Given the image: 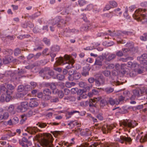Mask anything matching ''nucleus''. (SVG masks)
<instances>
[{"label":"nucleus","instance_id":"54","mask_svg":"<svg viewBox=\"0 0 147 147\" xmlns=\"http://www.w3.org/2000/svg\"><path fill=\"white\" fill-rule=\"evenodd\" d=\"M97 93V91L95 89H93L92 90V92H89L88 95V96L90 97H91L94 94H96Z\"/></svg>","mask_w":147,"mask_h":147},{"label":"nucleus","instance_id":"49","mask_svg":"<svg viewBox=\"0 0 147 147\" xmlns=\"http://www.w3.org/2000/svg\"><path fill=\"white\" fill-rule=\"evenodd\" d=\"M21 51L18 48L16 49L14 51V54L15 56H17L21 53Z\"/></svg>","mask_w":147,"mask_h":147},{"label":"nucleus","instance_id":"29","mask_svg":"<svg viewBox=\"0 0 147 147\" xmlns=\"http://www.w3.org/2000/svg\"><path fill=\"white\" fill-rule=\"evenodd\" d=\"M137 59L140 61L141 64H143L144 65L146 64L147 61L146 59H144V58H143L142 57H137Z\"/></svg>","mask_w":147,"mask_h":147},{"label":"nucleus","instance_id":"36","mask_svg":"<svg viewBox=\"0 0 147 147\" xmlns=\"http://www.w3.org/2000/svg\"><path fill=\"white\" fill-rule=\"evenodd\" d=\"M102 74L106 77H108L110 76L111 72L110 71L108 70H105L102 71Z\"/></svg>","mask_w":147,"mask_h":147},{"label":"nucleus","instance_id":"61","mask_svg":"<svg viewBox=\"0 0 147 147\" xmlns=\"http://www.w3.org/2000/svg\"><path fill=\"white\" fill-rule=\"evenodd\" d=\"M115 67V65L113 64H109L107 66H105V67L107 69H112Z\"/></svg>","mask_w":147,"mask_h":147},{"label":"nucleus","instance_id":"60","mask_svg":"<svg viewBox=\"0 0 147 147\" xmlns=\"http://www.w3.org/2000/svg\"><path fill=\"white\" fill-rule=\"evenodd\" d=\"M14 108V105H11L8 107L7 111L10 113H12L13 111Z\"/></svg>","mask_w":147,"mask_h":147},{"label":"nucleus","instance_id":"31","mask_svg":"<svg viewBox=\"0 0 147 147\" xmlns=\"http://www.w3.org/2000/svg\"><path fill=\"white\" fill-rule=\"evenodd\" d=\"M69 76L68 77V79L69 81H73L74 80V73L72 71H69L68 72Z\"/></svg>","mask_w":147,"mask_h":147},{"label":"nucleus","instance_id":"9","mask_svg":"<svg viewBox=\"0 0 147 147\" xmlns=\"http://www.w3.org/2000/svg\"><path fill=\"white\" fill-rule=\"evenodd\" d=\"M28 138H30L31 137H33V138H45L47 137L48 138H53L51 134H50L44 133L43 134H39L38 135H36L34 136H28Z\"/></svg>","mask_w":147,"mask_h":147},{"label":"nucleus","instance_id":"22","mask_svg":"<svg viewBox=\"0 0 147 147\" xmlns=\"http://www.w3.org/2000/svg\"><path fill=\"white\" fill-rule=\"evenodd\" d=\"M54 75V72L52 70H50L48 72V74L47 75L44 76L43 78L44 79H49L51 78V77H53Z\"/></svg>","mask_w":147,"mask_h":147},{"label":"nucleus","instance_id":"63","mask_svg":"<svg viewBox=\"0 0 147 147\" xmlns=\"http://www.w3.org/2000/svg\"><path fill=\"white\" fill-rule=\"evenodd\" d=\"M90 120L94 122H97V119L92 117L91 114H89L88 115Z\"/></svg>","mask_w":147,"mask_h":147},{"label":"nucleus","instance_id":"46","mask_svg":"<svg viewBox=\"0 0 147 147\" xmlns=\"http://www.w3.org/2000/svg\"><path fill=\"white\" fill-rule=\"evenodd\" d=\"M89 102L88 101H86L85 102H81L80 103V106L83 107H86L89 104Z\"/></svg>","mask_w":147,"mask_h":147},{"label":"nucleus","instance_id":"45","mask_svg":"<svg viewBox=\"0 0 147 147\" xmlns=\"http://www.w3.org/2000/svg\"><path fill=\"white\" fill-rule=\"evenodd\" d=\"M109 3L113 7H117L118 4L115 1H109Z\"/></svg>","mask_w":147,"mask_h":147},{"label":"nucleus","instance_id":"42","mask_svg":"<svg viewBox=\"0 0 147 147\" xmlns=\"http://www.w3.org/2000/svg\"><path fill=\"white\" fill-rule=\"evenodd\" d=\"M139 67V65L136 62H133L132 66L131 68L134 69V70H137Z\"/></svg>","mask_w":147,"mask_h":147},{"label":"nucleus","instance_id":"3","mask_svg":"<svg viewBox=\"0 0 147 147\" xmlns=\"http://www.w3.org/2000/svg\"><path fill=\"white\" fill-rule=\"evenodd\" d=\"M142 10V9L141 8L136 10L133 15V16L136 19L141 22L142 24H147V18L145 17L143 18L140 15V13L138 12Z\"/></svg>","mask_w":147,"mask_h":147},{"label":"nucleus","instance_id":"12","mask_svg":"<svg viewBox=\"0 0 147 147\" xmlns=\"http://www.w3.org/2000/svg\"><path fill=\"white\" fill-rule=\"evenodd\" d=\"M125 47H130V51L133 53L137 52L138 51V49L137 47L133 46V45L132 42H127L125 45Z\"/></svg>","mask_w":147,"mask_h":147},{"label":"nucleus","instance_id":"25","mask_svg":"<svg viewBox=\"0 0 147 147\" xmlns=\"http://www.w3.org/2000/svg\"><path fill=\"white\" fill-rule=\"evenodd\" d=\"M47 85L49 86H50V88L53 90L52 92L53 93H55L54 91L55 90H57L56 89V86L55 83H51L47 84Z\"/></svg>","mask_w":147,"mask_h":147},{"label":"nucleus","instance_id":"11","mask_svg":"<svg viewBox=\"0 0 147 147\" xmlns=\"http://www.w3.org/2000/svg\"><path fill=\"white\" fill-rule=\"evenodd\" d=\"M104 59L103 56H99L96 59L94 65L101 67L102 65V61Z\"/></svg>","mask_w":147,"mask_h":147},{"label":"nucleus","instance_id":"56","mask_svg":"<svg viewBox=\"0 0 147 147\" xmlns=\"http://www.w3.org/2000/svg\"><path fill=\"white\" fill-rule=\"evenodd\" d=\"M76 113H79L80 112L78 111H77L76 110H72L71 111H68L67 112L68 115H71V116L74 114Z\"/></svg>","mask_w":147,"mask_h":147},{"label":"nucleus","instance_id":"58","mask_svg":"<svg viewBox=\"0 0 147 147\" xmlns=\"http://www.w3.org/2000/svg\"><path fill=\"white\" fill-rule=\"evenodd\" d=\"M2 115L3 120H4L7 119L9 116L8 113L6 112H4Z\"/></svg>","mask_w":147,"mask_h":147},{"label":"nucleus","instance_id":"34","mask_svg":"<svg viewBox=\"0 0 147 147\" xmlns=\"http://www.w3.org/2000/svg\"><path fill=\"white\" fill-rule=\"evenodd\" d=\"M40 15V12H37L31 16H29V18L31 20H34Z\"/></svg>","mask_w":147,"mask_h":147},{"label":"nucleus","instance_id":"28","mask_svg":"<svg viewBox=\"0 0 147 147\" xmlns=\"http://www.w3.org/2000/svg\"><path fill=\"white\" fill-rule=\"evenodd\" d=\"M35 114V112L33 110H30L27 113L24 115L26 117H31L33 115Z\"/></svg>","mask_w":147,"mask_h":147},{"label":"nucleus","instance_id":"24","mask_svg":"<svg viewBox=\"0 0 147 147\" xmlns=\"http://www.w3.org/2000/svg\"><path fill=\"white\" fill-rule=\"evenodd\" d=\"M89 70L87 67H85L83 68V71L81 74L82 75L84 76H86L89 75Z\"/></svg>","mask_w":147,"mask_h":147},{"label":"nucleus","instance_id":"10","mask_svg":"<svg viewBox=\"0 0 147 147\" xmlns=\"http://www.w3.org/2000/svg\"><path fill=\"white\" fill-rule=\"evenodd\" d=\"M0 91L1 93H2V94L7 95H10L12 94V92L11 91L7 89L4 86H1Z\"/></svg>","mask_w":147,"mask_h":147},{"label":"nucleus","instance_id":"64","mask_svg":"<svg viewBox=\"0 0 147 147\" xmlns=\"http://www.w3.org/2000/svg\"><path fill=\"white\" fill-rule=\"evenodd\" d=\"M57 78L59 80H62L64 78L65 76L63 75L59 74L57 75Z\"/></svg>","mask_w":147,"mask_h":147},{"label":"nucleus","instance_id":"21","mask_svg":"<svg viewBox=\"0 0 147 147\" xmlns=\"http://www.w3.org/2000/svg\"><path fill=\"white\" fill-rule=\"evenodd\" d=\"M101 16L102 18H107L108 19H110L113 16V13L111 12L109 13H105L101 15Z\"/></svg>","mask_w":147,"mask_h":147},{"label":"nucleus","instance_id":"19","mask_svg":"<svg viewBox=\"0 0 147 147\" xmlns=\"http://www.w3.org/2000/svg\"><path fill=\"white\" fill-rule=\"evenodd\" d=\"M104 59L108 61H110L111 60L114 59L116 57V55L115 54H110L107 57V55L106 54L104 55L103 56Z\"/></svg>","mask_w":147,"mask_h":147},{"label":"nucleus","instance_id":"20","mask_svg":"<svg viewBox=\"0 0 147 147\" xmlns=\"http://www.w3.org/2000/svg\"><path fill=\"white\" fill-rule=\"evenodd\" d=\"M10 76L13 81H19L20 77H18L16 73H11L10 75Z\"/></svg>","mask_w":147,"mask_h":147},{"label":"nucleus","instance_id":"26","mask_svg":"<svg viewBox=\"0 0 147 147\" xmlns=\"http://www.w3.org/2000/svg\"><path fill=\"white\" fill-rule=\"evenodd\" d=\"M123 94L126 100H128L130 99V96H131V94L130 92L127 90H125L123 92Z\"/></svg>","mask_w":147,"mask_h":147},{"label":"nucleus","instance_id":"23","mask_svg":"<svg viewBox=\"0 0 147 147\" xmlns=\"http://www.w3.org/2000/svg\"><path fill=\"white\" fill-rule=\"evenodd\" d=\"M47 60L45 59H43L41 60L39 62H36L35 63V66H39L40 65H44L47 64Z\"/></svg>","mask_w":147,"mask_h":147},{"label":"nucleus","instance_id":"30","mask_svg":"<svg viewBox=\"0 0 147 147\" xmlns=\"http://www.w3.org/2000/svg\"><path fill=\"white\" fill-rule=\"evenodd\" d=\"M49 67H45L44 68L42 69L40 71V73L41 74H43L45 75H45H47L48 74V72L49 70Z\"/></svg>","mask_w":147,"mask_h":147},{"label":"nucleus","instance_id":"1","mask_svg":"<svg viewBox=\"0 0 147 147\" xmlns=\"http://www.w3.org/2000/svg\"><path fill=\"white\" fill-rule=\"evenodd\" d=\"M109 33H107L106 32L102 33H101L100 35H98V36H104L105 35H109L111 36H123L124 35L130 36L132 34V32L130 31H123V32L121 31H118L117 33H115V31L112 32L110 30H108Z\"/></svg>","mask_w":147,"mask_h":147},{"label":"nucleus","instance_id":"55","mask_svg":"<svg viewBox=\"0 0 147 147\" xmlns=\"http://www.w3.org/2000/svg\"><path fill=\"white\" fill-rule=\"evenodd\" d=\"M78 125V124L76 121H70L68 124V125L71 126L72 127H74L75 125Z\"/></svg>","mask_w":147,"mask_h":147},{"label":"nucleus","instance_id":"27","mask_svg":"<svg viewBox=\"0 0 147 147\" xmlns=\"http://www.w3.org/2000/svg\"><path fill=\"white\" fill-rule=\"evenodd\" d=\"M108 102L111 105H114L115 104L117 105L119 104V102L117 101V99L115 100L112 98H110L108 100Z\"/></svg>","mask_w":147,"mask_h":147},{"label":"nucleus","instance_id":"8","mask_svg":"<svg viewBox=\"0 0 147 147\" xmlns=\"http://www.w3.org/2000/svg\"><path fill=\"white\" fill-rule=\"evenodd\" d=\"M43 94L44 96L43 97V99L47 100H50L51 98V90L48 88H46L43 89Z\"/></svg>","mask_w":147,"mask_h":147},{"label":"nucleus","instance_id":"48","mask_svg":"<svg viewBox=\"0 0 147 147\" xmlns=\"http://www.w3.org/2000/svg\"><path fill=\"white\" fill-rule=\"evenodd\" d=\"M21 119L20 123V124H22L24 123L25 122V121L27 119V117H25V116L24 115H23L21 116Z\"/></svg>","mask_w":147,"mask_h":147},{"label":"nucleus","instance_id":"52","mask_svg":"<svg viewBox=\"0 0 147 147\" xmlns=\"http://www.w3.org/2000/svg\"><path fill=\"white\" fill-rule=\"evenodd\" d=\"M24 73V71L22 69H21L16 74L18 77H20V78L23 77V75Z\"/></svg>","mask_w":147,"mask_h":147},{"label":"nucleus","instance_id":"18","mask_svg":"<svg viewBox=\"0 0 147 147\" xmlns=\"http://www.w3.org/2000/svg\"><path fill=\"white\" fill-rule=\"evenodd\" d=\"M116 140L119 141L121 143L125 142L126 144H127V142L130 144L132 140L131 138H117Z\"/></svg>","mask_w":147,"mask_h":147},{"label":"nucleus","instance_id":"4","mask_svg":"<svg viewBox=\"0 0 147 147\" xmlns=\"http://www.w3.org/2000/svg\"><path fill=\"white\" fill-rule=\"evenodd\" d=\"M40 141L41 145L42 147H50L52 142L53 138H37Z\"/></svg>","mask_w":147,"mask_h":147},{"label":"nucleus","instance_id":"59","mask_svg":"<svg viewBox=\"0 0 147 147\" xmlns=\"http://www.w3.org/2000/svg\"><path fill=\"white\" fill-rule=\"evenodd\" d=\"M78 3L80 6H83L86 4V1L84 0H79Z\"/></svg>","mask_w":147,"mask_h":147},{"label":"nucleus","instance_id":"39","mask_svg":"<svg viewBox=\"0 0 147 147\" xmlns=\"http://www.w3.org/2000/svg\"><path fill=\"white\" fill-rule=\"evenodd\" d=\"M75 138H72L71 139V141L67 142L65 143V145L67 147H69L70 146H71L72 144H75V142L74 141V140Z\"/></svg>","mask_w":147,"mask_h":147},{"label":"nucleus","instance_id":"5","mask_svg":"<svg viewBox=\"0 0 147 147\" xmlns=\"http://www.w3.org/2000/svg\"><path fill=\"white\" fill-rule=\"evenodd\" d=\"M122 123L125 127L130 129L134 128L138 124L136 121L130 120H124L122 122Z\"/></svg>","mask_w":147,"mask_h":147},{"label":"nucleus","instance_id":"6","mask_svg":"<svg viewBox=\"0 0 147 147\" xmlns=\"http://www.w3.org/2000/svg\"><path fill=\"white\" fill-rule=\"evenodd\" d=\"M20 145L23 147H29L32 145L31 142L28 140L27 138H22L19 140Z\"/></svg>","mask_w":147,"mask_h":147},{"label":"nucleus","instance_id":"43","mask_svg":"<svg viewBox=\"0 0 147 147\" xmlns=\"http://www.w3.org/2000/svg\"><path fill=\"white\" fill-rule=\"evenodd\" d=\"M42 41L47 45L49 46L50 44V40L47 38H44L42 40Z\"/></svg>","mask_w":147,"mask_h":147},{"label":"nucleus","instance_id":"2","mask_svg":"<svg viewBox=\"0 0 147 147\" xmlns=\"http://www.w3.org/2000/svg\"><path fill=\"white\" fill-rule=\"evenodd\" d=\"M56 59V62L58 64L62 65L67 64V65L65 66L67 69H69L73 67V65L74 62L68 60H66L64 57H60L59 58H57Z\"/></svg>","mask_w":147,"mask_h":147},{"label":"nucleus","instance_id":"47","mask_svg":"<svg viewBox=\"0 0 147 147\" xmlns=\"http://www.w3.org/2000/svg\"><path fill=\"white\" fill-rule=\"evenodd\" d=\"M97 109V105H94L91 107H90L89 108V110L92 113H94L95 112L96 110Z\"/></svg>","mask_w":147,"mask_h":147},{"label":"nucleus","instance_id":"17","mask_svg":"<svg viewBox=\"0 0 147 147\" xmlns=\"http://www.w3.org/2000/svg\"><path fill=\"white\" fill-rule=\"evenodd\" d=\"M103 90L107 94H109L113 92L114 88L110 86H108L103 89Z\"/></svg>","mask_w":147,"mask_h":147},{"label":"nucleus","instance_id":"62","mask_svg":"<svg viewBox=\"0 0 147 147\" xmlns=\"http://www.w3.org/2000/svg\"><path fill=\"white\" fill-rule=\"evenodd\" d=\"M25 90L24 86L23 85L19 86L18 88V90L19 92H22L23 90L25 91Z\"/></svg>","mask_w":147,"mask_h":147},{"label":"nucleus","instance_id":"32","mask_svg":"<svg viewBox=\"0 0 147 147\" xmlns=\"http://www.w3.org/2000/svg\"><path fill=\"white\" fill-rule=\"evenodd\" d=\"M55 93H57L59 97L60 98H63L64 95V93L62 91L58 90V89L55 90Z\"/></svg>","mask_w":147,"mask_h":147},{"label":"nucleus","instance_id":"13","mask_svg":"<svg viewBox=\"0 0 147 147\" xmlns=\"http://www.w3.org/2000/svg\"><path fill=\"white\" fill-rule=\"evenodd\" d=\"M76 56L77 54L76 53H73L71 56H69L67 55H65L64 57H65L66 60L71 61L74 63V59L76 57Z\"/></svg>","mask_w":147,"mask_h":147},{"label":"nucleus","instance_id":"57","mask_svg":"<svg viewBox=\"0 0 147 147\" xmlns=\"http://www.w3.org/2000/svg\"><path fill=\"white\" fill-rule=\"evenodd\" d=\"M88 101L89 102V103L88 104L89 107L92 106H94V105H97L95 103H94L95 102L94 100L92 99H91Z\"/></svg>","mask_w":147,"mask_h":147},{"label":"nucleus","instance_id":"15","mask_svg":"<svg viewBox=\"0 0 147 147\" xmlns=\"http://www.w3.org/2000/svg\"><path fill=\"white\" fill-rule=\"evenodd\" d=\"M60 20V16H57L53 19V24L54 25L57 24V26L58 27H61L60 26V23L59 22Z\"/></svg>","mask_w":147,"mask_h":147},{"label":"nucleus","instance_id":"33","mask_svg":"<svg viewBox=\"0 0 147 147\" xmlns=\"http://www.w3.org/2000/svg\"><path fill=\"white\" fill-rule=\"evenodd\" d=\"M106 127H103L102 128V129L103 131V133L104 134H106L108 132V130L109 129V130H111L113 128V127L111 125L109 128L107 126H106Z\"/></svg>","mask_w":147,"mask_h":147},{"label":"nucleus","instance_id":"37","mask_svg":"<svg viewBox=\"0 0 147 147\" xmlns=\"http://www.w3.org/2000/svg\"><path fill=\"white\" fill-rule=\"evenodd\" d=\"M54 137H60V136L62 134V132L58 131H55L52 132Z\"/></svg>","mask_w":147,"mask_h":147},{"label":"nucleus","instance_id":"7","mask_svg":"<svg viewBox=\"0 0 147 147\" xmlns=\"http://www.w3.org/2000/svg\"><path fill=\"white\" fill-rule=\"evenodd\" d=\"M28 103L27 102H23L21 103L20 105L17 107V109L20 112H24L28 109Z\"/></svg>","mask_w":147,"mask_h":147},{"label":"nucleus","instance_id":"50","mask_svg":"<svg viewBox=\"0 0 147 147\" xmlns=\"http://www.w3.org/2000/svg\"><path fill=\"white\" fill-rule=\"evenodd\" d=\"M50 102H57L59 101L58 98L57 97H53L51 98Z\"/></svg>","mask_w":147,"mask_h":147},{"label":"nucleus","instance_id":"40","mask_svg":"<svg viewBox=\"0 0 147 147\" xmlns=\"http://www.w3.org/2000/svg\"><path fill=\"white\" fill-rule=\"evenodd\" d=\"M60 49V47L58 45L54 46L51 48V50L53 52H58Z\"/></svg>","mask_w":147,"mask_h":147},{"label":"nucleus","instance_id":"14","mask_svg":"<svg viewBox=\"0 0 147 147\" xmlns=\"http://www.w3.org/2000/svg\"><path fill=\"white\" fill-rule=\"evenodd\" d=\"M29 104L30 107H37L38 105V103L35 98H31Z\"/></svg>","mask_w":147,"mask_h":147},{"label":"nucleus","instance_id":"41","mask_svg":"<svg viewBox=\"0 0 147 147\" xmlns=\"http://www.w3.org/2000/svg\"><path fill=\"white\" fill-rule=\"evenodd\" d=\"M137 74V70H134L130 71L129 75L130 77H134L136 76Z\"/></svg>","mask_w":147,"mask_h":147},{"label":"nucleus","instance_id":"16","mask_svg":"<svg viewBox=\"0 0 147 147\" xmlns=\"http://www.w3.org/2000/svg\"><path fill=\"white\" fill-rule=\"evenodd\" d=\"M12 57L9 55L5 56L3 59V62L4 64H8L12 61Z\"/></svg>","mask_w":147,"mask_h":147},{"label":"nucleus","instance_id":"35","mask_svg":"<svg viewBox=\"0 0 147 147\" xmlns=\"http://www.w3.org/2000/svg\"><path fill=\"white\" fill-rule=\"evenodd\" d=\"M13 52V50L11 49H4L3 51L4 54L9 55H12Z\"/></svg>","mask_w":147,"mask_h":147},{"label":"nucleus","instance_id":"38","mask_svg":"<svg viewBox=\"0 0 147 147\" xmlns=\"http://www.w3.org/2000/svg\"><path fill=\"white\" fill-rule=\"evenodd\" d=\"M73 73L74 80H77L80 78L81 75L80 73L78 72L75 73L74 71Z\"/></svg>","mask_w":147,"mask_h":147},{"label":"nucleus","instance_id":"44","mask_svg":"<svg viewBox=\"0 0 147 147\" xmlns=\"http://www.w3.org/2000/svg\"><path fill=\"white\" fill-rule=\"evenodd\" d=\"M141 91L139 89H136L133 91V94L136 96H140V92Z\"/></svg>","mask_w":147,"mask_h":147},{"label":"nucleus","instance_id":"51","mask_svg":"<svg viewBox=\"0 0 147 147\" xmlns=\"http://www.w3.org/2000/svg\"><path fill=\"white\" fill-rule=\"evenodd\" d=\"M12 120L13 123L14 125L18 123L19 121L18 118L16 117H13Z\"/></svg>","mask_w":147,"mask_h":147},{"label":"nucleus","instance_id":"53","mask_svg":"<svg viewBox=\"0 0 147 147\" xmlns=\"http://www.w3.org/2000/svg\"><path fill=\"white\" fill-rule=\"evenodd\" d=\"M80 134L81 135L83 136H88L90 134V131H82L81 132Z\"/></svg>","mask_w":147,"mask_h":147}]
</instances>
